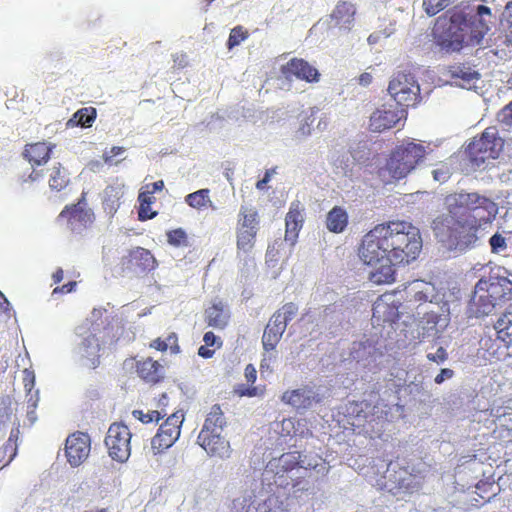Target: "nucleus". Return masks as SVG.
Returning <instances> with one entry per match:
<instances>
[{
	"mask_svg": "<svg viewBox=\"0 0 512 512\" xmlns=\"http://www.w3.org/2000/svg\"><path fill=\"white\" fill-rule=\"evenodd\" d=\"M422 249L420 231L411 223L391 221L379 224L363 236L358 253L370 267L369 280L389 284L395 278L394 266L416 259Z\"/></svg>",
	"mask_w": 512,
	"mask_h": 512,
	"instance_id": "nucleus-1",
	"label": "nucleus"
},
{
	"mask_svg": "<svg viewBox=\"0 0 512 512\" xmlns=\"http://www.w3.org/2000/svg\"><path fill=\"white\" fill-rule=\"evenodd\" d=\"M447 212L437 216L431 225L441 248L459 255L475 247L478 240L477 220L491 223L498 213L497 205L478 193H454L445 198Z\"/></svg>",
	"mask_w": 512,
	"mask_h": 512,
	"instance_id": "nucleus-2",
	"label": "nucleus"
},
{
	"mask_svg": "<svg viewBox=\"0 0 512 512\" xmlns=\"http://www.w3.org/2000/svg\"><path fill=\"white\" fill-rule=\"evenodd\" d=\"M495 17L483 4L454 7L439 19L435 43L444 53L460 52L465 47L481 46Z\"/></svg>",
	"mask_w": 512,
	"mask_h": 512,
	"instance_id": "nucleus-3",
	"label": "nucleus"
},
{
	"mask_svg": "<svg viewBox=\"0 0 512 512\" xmlns=\"http://www.w3.org/2000/svg\"><path fill=\"white\" fill-rule=\"evenodd\" d=\"M309 469L318 472L325 470V463L318 456L302 455L298 451L283 453L280 457L270 460L265 469V475L273 474L275 485L295 488L302 484L297 479L304 478Z\"/></svg>",
	"mask_w": 512,
	"mask_h": 512,
	"instance_id": "nucleus-4",
	"label": "nucleus"
},
{
	"mask_svg": "<svg viewBox=\"0 0 512 512\" xmlns=\"http://www.w3.org/2000/svg\"><path fill=\"white\" fill-rule=\"evenodd\" d=\"M503 140L498 136L495 127H488L479 138H475L467 146L471 166L474 170L490 168L492 161L499 157L503 149Z\"/></svg>",
	"mask_w": 512,
	"mask_h": 512,
	"instance_id": "nucleus-5",
	"label": "nucleus"
},
{
	"mask_svg": "<svg viewBox=\"0 0 512 512\" xmlns=\"http://www.w3.org/2000/svg\"><path fill=\"white\" fill-rule=\"evenodd\" d=\"M426 154V147L422 144L409 142L399 146L391 154L382 173L387 172L395 180L403 179L421 165Z\"/></svg>",
	"mask_w": 512,
	"mask_h": 512,
	"instance_id": "nucleus-6",
	"label": "nucleus"
},
{
	"mask_svg": "<svg viewBox=\"0 0 512 512\" xmlns=\"http://www.w3.org/2000/svg\"><path fill=\"white\" fill-rule=\"evenodd\" d=\"M388 92L396 104L402 107L415 106L421 101L420 85L416 77L406 70L393 74Z\"/></svg>",
	"mask_w": 512,
	"mask_h": 512,
	"instance_id": "nucleus-7",
	"label": "nucleus"
},
{
	"mask_svg": "<svg viewBox=\"0 0 512 512\" xmlns=\"http://www.w3.org/2000/svg\"><path fill=\"white\" fill-rule=\"evenodd\" d=\"M112 314L106 308H94L83 325L86 330L101 335L102 344L113 343L122 333L121 321Z\"/></svg>",
	"mask_w": 512,
	"mask_h": 512,
	"instance_id": "nucleus-8",
	"label": "nucleus"
},
{
	"mask_svg": "<svg viewBox=\"0 0 512 512\" xmlns=\"http://www.w3.org/2000/svg\"><path fill=\"white\" fill-rule=\"evenodd\" d=\"M77 341L73 350L74 357L83 365L95 368L102 343L101 335L86 330L85 326L76 328Z\"/></svg>",
	"mask_w": 512,
	"mask_h": 512,
	"instance_id": "nucleus-9",
	"label": "nucleus"
},
{
	"mask_svg": "<svg viewBox=\"0 0 512 512\" xmlns=\"http://www.w3.org/2000/svg\"><path fill=\"white\" fill-rule=\"evenodd\" d=\"M131 433L124 424L113 423L107 432L105 445L109 456L118 461L125 462L130 456Z\"/></svg>",
	"mask_w": 512,
	"mask_h": 512,
	"instance_id": "nucleus-10",
	"label": "nucleus"
},
{
	"mask_svg": "<svg viewBox=\"0 0 512 512\" xmlns=\"http://www.w3.org/2000/svg\"><path fill=\"white\" fill-rule=\"evenodd\" d=\"M480 281L486 282V291H489L498 305L512 300V279L508 277L506 269L501 267L492 269L489 275L482 276Z\"/></svg>",
	"mask_w": 512,
	"mask_h": 512,
	"instance_id": "nucleus-11",
	"label": "nucleus"
},
{
	"mask_svg": "<svg viewBox=\"0 0 512 512\" xmlns=\"http://www.w3.org/2000/svg\"><path fill=\"white\" fill-rule=\"evenodd\" d=\"M183 418L182 413L175 412L160 426L158 433L151 440V447L155 454L171 447L179 438Z\"/></svg>",
	"mask_w": 512,
	"mask_h": 512,
	"instance_id": "nucleus-12",
	"label": "nucleus"
},
{
	"mask_svg": "<svg viewBox=\"0 0 512 512\" xmlns=\"http://www.w3.org/2000/svg\"><path fill=\"white\" fill-rule=\"evenodd\" d=\"M58 221L61 224L66 223L72 232L81 233L93 223L94 214L91 209L86 207V203L82 199L72 207L63 210L58 216Z\"/></svg>",
	"mask_w": 512,
	"mask_h": 512,
	"instance_id": "nucleus-13",
	"label": "nucleus"
},
{
	"mask_svg": "<svg viewBox=\"0 0 512 512\" xmlns=\"http://www.w3.org/2000/svg\"><path fill=\"white\" fill-rule=\"evenodd\" d=\"M486 282L478 281L467 306L469 317L480 318L492 314L498 303L492 298L489 291H486Z\"/></svg>",
	"mask_w": 512,
	"mask_h": 512,
	"instance_id": "nucleus-14",
	"label": "nucleus"
},
{
	"mask_svg": "<svg viewBox=\"0 0 512 512\" xmlns=\"http://www.w3.org/2000/svg\"><path fill=\"white\" fill-rule=\"evenodd\" d=\"M322 399L323 394L320 392V388L315 386H303L292 391H286L282 395V401L298 411L311 409L315 404L320 403Z\"/></svg>",
	"mask_w": 512,
	"mask_h": 512,
	"instance_id": "nucleus-15",
	"label": "nucleus"
},
{
	"mask_svg": "<svg viewBox=\"0 0 512 512\" xmlns=\"http://www.w3.org/2000/svg\"><path fill=\"white\" fill-rule=\"evenodd\" d=\"M406 116L405 109H398L392 105H382L370 116V129L373 132H382L395 126Z\"/></svg>",
	"mask_w": 512,
	"mask_h": 512,
	"instance_id": "nucleus-16",
	"label": "nucleus"
},
{
	"mask_svg": "<svg viewBox=\"0 0 512 512\" xmlns=\"http://www.w3.org/2000/svg\"><path fill=\"white\" fill-rule=\"evenodd\" d=\"M197 443L211 457H219L227 459L231 456L232 449L230 442L222 435V433H199Z\"/></svg>",
	"mask_w": 512,
	"mask_h": 512,
	"instance_id": "nucleus-17",
	"label": "nucleus"
},
{
	"mask_svg": "<svg viewBox=\"0 0 512 512\" xmlns=\"http://www.w3.org/2000/svg\"><path fill=\"white\" fill-rule=\"evenodd\" d=\"M350 356L357 364L362 365L363 368H367L373 373L376 372L380 363L379 359L382 358V354L377 351L370 341L354 342L351 347Z\"/></svg>",
	"mask_w": 512,
	"mask_h": 512,
	"instance_id": "nucleus-18",
	"label": "nucleus"
},
{
	"mask_svg": "<svg viewBox=\"0 0 512 512\" xmlns=\"http://www.w3.org/2000/svg\"><path fill=\"white\" fill-rule=\"evenodd\" d=\"M448 325V318L435 312H427L419 320L417 326L418 338L421 340L439 338Z\"/></svg>",
	"mask_w": 512,
	"mask_h": 512,
	"instance_id": "nucleus-19",
	"label": "nucleus"
},
{
	"mask_svg": "<svg viewBox=\"0 0 512 512\" xmlns=\"http://www.w3.org/2000/svg\"><path fill=\"white\" fill-rule=\"evenodd\" d=\"M90 440L87 434L70 435L66 440L65 452L71 466H79L89 455Z\"/></svg>",
	"mask_w": 512,
	"mask_h": 512,
	"instance_id": "nucleus-20",
	"label": "nucleus"
},
{
	"mask_svg": "<svg viewBox=\"0 0 512 512\" xmlns=\"http://www.w3.org/2000/svg\"><path fill=\"white\" fill-rule=\"evenodd\" d=\"M123 264L135 273L151 271L156 267V259L151 252L142 247H136L123 257Z\"/></svg>",
	"mask_w": 512,
	"mask_h": 512,
	"instance_id": "nucleus-21",
	"label": "nucleus"
},
{
	"mask_svg": "<svg viewBox=\"0 0 512 512\" xmlns=\"http://www.w3.org/2000/svg\"><path fill=\"white\" fill-rule=\"evenodd\" d=\"M281 70L286 79H291L294 76L307 82L319 81L318 70L303 59H291Z\"/></svg>",
	"mask_w": 512,
	"mask_h": 512,
	"instance_id": "nucleus-22",
	"label": "nucleus"
},
{
	"mask_svg": "<svg viewBox=\"0 0 512 512\" xmlns=\"http://www.w3.org/2000/svg\"><path fill=\"white\" fill-rule=\"evenodd\" d=\"M280 318L279 313H274L264 329L262 345L266 352L272 351L276 348L287 328L286 323L281 321Z\"/></svg>",
	"mask_w": 512,
	"mask_h": 512,
	"instance_id": "nucleus-23",
	"label": "nucleus"
},
{
	"mask_svg": "<svg viewBox=\"0 0 512 512\" xmlns=\"http://www.w3.org/2000/svg\"><path fill=\"white\" fill-rule=\"evenodd\" d=\"M303 208L299 201H294L291 203L289 212L285 218L286 224V232H285V241L289 242L291 246L296 243L298 238V232L302 228V224L304 221L302 215Z\"/></svg>",
	"mask_w": 512,
	"mask_h": 512,
	"instance_id": "nucleus-24",
	"label": "nucleus"
},
{
	"mask_svg": "<svg viewBox=\"0 0 512 512\" xmlns=\"http://www.w3.org/2000/svg\"><path fill=\"white\" fill-rule=\"evenodd\" d=\"M276 503L274 499L262 501L252 494L245 495L242 499L238 498L234 501L236 512H284L283 510L273 509Z\"/></svg>",
	"mask_w": 512,
	"mask_h": 512,
	"instance_id": "nucleus-25",
	"label": "nucleus"
},
{
	"mask_svg": "<svg viewBox=\"0 0 512 512\" xmlns=\"http://www.w3.org/2000/svg\"><path fill=\"white\" fill-rule=\"evenodd\" d=\"M230 319V310L222 302L216 301L205 311V320L208 326L216 329H224Z\"/></svg>",
	"mask_w": 512,
	"mask_h": 512,
	"instance_id": "nucleus-26",
	"label": "nucleus"
},
{
	"mask_svg": "<svg viewBox=\"0 0 512 512\" xmlns=\"http://www.w3.org/2000/svg\"><path fill=\"white\" fill-rule=\"evenodd\" d=\"M356 9L352 3L339 2L331 14V19L344 31H350L354 23Z\"/></svg>",
	"mask_w": 512,
	"mask_h": 512,
	"instance_id": "nucleus-27",
	"label": "nucleus"
},
{
	"mask_svg": "<svg viewBox=\"0 0 512 512\" xmlns=\"http://www.w3.org/2000/svg\"><path fill=\"white\" fill-rule=\"evenodd\" d=\"M448 73L454 79V83L462 88H471L480 77V74L466 65H456L449 68Z\"/></svg>",
	"mask_w": 512,
	"mask_h": 512,
	"instance_id": "nucleus-28",
	"label": "nucleus"
},
{
	"mask_svg": "<svg viewBox=\"0 0 512 512\" xmlns=\"http://www.w3.org/2000/svg\"><path fill=\"white\" fill-rule=\"evenodd\" d=\"M138 375L148 383H158L164 378V368L157 361L147 358L137 364Z\"/></svg>",
	"mask_w": 512,
	"mask_h": 512,
	"instance_id": "nucleus-29",
	"label": "nucleus"
},
{
	"mask_svg": "<svg viewBox=\"0 0 512 512\" xmlns=\"http://www.w3.org/2000/svg\"><path fill=\"white\" fill-rule=\"evenodd\" d=\"M53 147L45 142L30 144L26 146L23 155L32 165H42L49 160Z\"/></svg>",
	"mask_w": 512,
	"mask_h": 512,
	"instance_id": "nucleus-30",
	"label": "nucleus"
},
{
	"mask_svg": "<svg viewBox=\"0 0 512 512\" xmlns=\"http://www.w3.org/2000/svg\"><path fill=\"white\" fill-rule=\"evenodd\" d=\"M124 185L120 183L109 185L103 192V207L107 214L113 215L120 206V199L124 194Z\"/></svg>",
	"mask_w": 512,
	"mask_h": 512,
	"instance_id": "nucleus-31",
	"label": "nucleus"
},
{
	"mask_svg": "<svg viewBox=\"0 0 512 512\" xmlns=\"http://www.w3.org/2000/svg\"><path fill=\"white\" fill-rule=\"evenodd\" d=\"M226 425L227 421L220 406L214 405L208 413L200 433H208L210 431L222 433Z\"/></svg>",
	"mask_w": 512,
	"mask_h": 512,
	"instance_id": "nucleus-32",
	"label": "nucleus"
},
{
	"mask_svg": "<svg viewBox=\"0 0 512 512\" xmlns=\"http://www.w3.org/2000/svg\"><path fill=\"white\" fill-rule=\"evenodd\" d=\"M348 223V216L344 209L340 207H334L326 218V225L329 231L334 233L342 232Z\"/></svg>",
	"mask_w": 512,
	"mask_h": 512,
	"instance_id": "nucleus-33",
	"label": "nucleus"
},
{
	"mask_svg": "<svg viewBox=\"0 0 512 512\" xmlns=\"http://www.w3.org/2000/svg\"><path fill=\"white\" fill-rule=\"evenodd\" d=\"M497 338L507 346L512 344V311L503 314L495 323Z\"/></svg>",
	"mask_w": 512,
	"mask_h": 512,
	"instance_id": "nucleus-34",
	"label": "nucleus"
},
{
	"mask_svg": "<svg viewBox=\"0 0 512 512\" xmlns=\"http://www.w3.org/2000/svg\"><path fill=\"white\" fill-rule=\"evenodd\" d=\"M321 327L332 330L337 327L344 319L343 313L337 310L336 305L326 306L319 315Z\"/></svg>",
	"mask_w": 512,
	"mask_h": 512,
	"instance_id": "nucleus-35",
	"label": "nucleus"
},
{
	"mask_svg": "<svg viewBox=\"0 0 512 512\" xmlns=\"http://www.w3.org/2000/svg\"><path fill=\"white\" fill-rule=\"evenodd\" d=\"M96 118V109L92 107L82 108L74 113L70 118L66 126L67 127H90Z\"/></svg>",
	"mask_w": 512,
	"mask_h": 512,
	"instance_id": "nucleus-36",
	"label": "nucleus"
},
{
	"mask_svg": "<svg viewBox=\"0 0 512 512\" xmlns=\"http://www.w3.org/2000/svg\"><path fill=\"white\" fill-rule=\"evenodd\" d=\"M23 373V382L27 397V408L36 409L39 402V390H35L34 392H32L35 385V374L33 371H30L28 369H25Z\"/></svg>",
	"mask_w": 512,
	"mask_h": 512,
	"instance_id": "nucleus-37",
	"label": "nucleus"
},
{
	"mask_svg": "<svg viewBox=\"0 0 512 512\" xmlns=\"http://www.w3.org/2000/svg\"><path fill=\"white\" fill-rule=\"evenodd\" d=\"M209 189H200L190 193L185 197V202L192 208L200 209L209 205L212 209H216L209 197Z\"/></svg>",
	"mask_w": 512,
	"mask_h": 512,
	"instance_id": "nucleus-38",
	"label": "nucleus"
},
{
	"mask_svg": "<svg viewBox=\"0 0 512 512\" xmlns=\"http://www.w3.org/2000/svg\"><path fill=\"white\" fill-rule=\"evenodd\" d=\"M430 174L435 182L445 183L453 174V167L449 161H439L431 164Z\"/></svg>",
	"mask_w": 512,
	"mask_h": 512,
	"instance_id": "nucleus-39",
	"label": "nucleus"
},
{
	"mask_svg": "<svg viewBox=\"0 0 512 512\" xmlns=\"http://www.w3.org/2000/svg\"><path fill=\"white\" fill-rule=\"evenodd\" d=\"M69 182L68 174L64 168L59 164L58 167H53L50 173L49 186L51 189L60 191Z\"/></svg>",
	"mask_w": 512,
	"mask_h": 512,
	"instance_id": "nucleus-40",
	"label": "nucleus"
},
{
	"mask_svg": "<svg viewBox=\"0 0 512 512\" xmlns=\"http://www.w3.org/2000/svg\"><path fill=\"white\" fill-rule=\"evenodd\" d=\"M257 231L251 229H239L237 234V247L244 252H248L254 246V239Z\"/></svg>",
	"mask_w": 512,
	"mask_h": 512,
	"instance_id": "nucleus-41",
	"label": "nucleus"
},
{
	"mask_svg": "<svg viewBox=\"0 0 512 512\" xmlns=\"http://www.w3.org/2000/svg\"><path fill=\"white\" fill-rule=\"evenodd\" d=\"M426 358L429 362L440 366L448 360V352L443 346L433 344L426 349Z\"/></svg>",
	"mask_w": 512,
	"mask_h": 512,
	"instance_id": "nucleus-42",
	"label": "nucleus"
},
{
	"mask_svg": "<svg viewBox=\"0 0 512 512\" xmlns=\"http://www.w3.org/2000/svg\"><path fill=\"white\" fill-rule=\"evenodd\" d=\"M13 431L10 434L6 444L0 449V468L8 465L16 455L17 447L13 443Z\"/></svg>",
	"mask_w": 512,
	"mask_h": 512,
	"instance_id": "nucleus-43",
	"label": "nucleus"
},
{
	"mask_svg": "<svg viewBox=\"0 0 512 512\" xmlns=\"http://www.w3.org/2000/svg\"><path fill=\"white\" fill-rule=\"evenodd\" d=\"M241 228L240 229H251L257 231V212L252 209H246L241 207L240 213Z\"/></svg>",
	"mask_w": 512,
	"mask_h": 512,
	"instance_id": "nucleus-44",
	"label": "nucleus"
},
{
	"mask_svg": "<svg viewBox=\"0 0 512 512\" xmlns=\"http://www.w3.org/2000/svg\"><path fill=\"white\" fill-rule=\"evenodd\" d=\"M319 112L317 107H312L309 110V114H305L301 120V124L296 132L297 136L307 137L311 134V125L315 121V115Z\"/></svg>",
	"mask_w": 512,
	"mask_h": 512,
	"instance_id": "nucleus-45",
	"label": "nucleus"
},
{
	"mask_svg": "<svg viewBox=\"0 0 512 512\" xmlns=\"http://www.w3.org/2000/svg\"><path fill=\"white\" fill-rule=\"evenodd\" d=\"M150 346L159 351H166L167 349H170L171 353L176 354L179 352V346L177 344V337L175 334L169 335L166 340H161L160 338L155 339Z\"/></svg>",
	"mask_w": 512,
	"mask_h": 512,
	"instance_id": "nucleus-46",
	"label": "nucleus"
},
{
	"mask_svg": "<svg viewBox=\"0 0 512 512\" xmlns=\"http://www.w3.org/2000/svg\"><path fill=\"white\" fill-rule=\"evenodd\" d=\"M455 0H423V7L429 16H434Z\"/></svg>",
	"mask_w": 512,
	"mask_h": 512,
	"instance_id": "nucleus-47",
	"label": "nucleus"
},
{
	"mask_svg": "<svg viewBox=\"0 0 512 512\" xmlns=\"http://www.w3.org/2000/svg\"><path fill=\"white\" fill-rule=\"evenodd\" d=\"M298 312V306L292 302L286 303L283 307L277 310L275 313L280 314L281 321H284L286 325L296 316Z\"/></svg>",
	"mask_w": 512,
	"mask_h": 512,
	"instance_id": "nucleus-48",
	"label": "nucleus"
},
{
	"mask_svg": "<svg viewBox=\"0 0 512 512\" xmlns=\"http://www.w3.org/2000/svg\"><path fill=\"white\" fill-rule=\"evenodd\" d=\"M167 238H168L169 244L176 246V247L186 245V243H187L186 232L181 228L168 232Z\"/></svg>",
	"mask_w": 512,
	"mask_h": 512,
	"instance_id": "nucleus-49",
	"label": "nucleus"
},
{
	"mask_svg": "<svg viewBox=\"0 0 512 512\" xmlns=\"http://www.w3.org/2000/svg\"><path fill=\"white\" fill-rule=\"evenodd\" d=\"M132 415L134 418L138 419L142 423H151L153 421H159L162 417L161 412L156 410L149 411L147 413H144L141 410H134L132 412Z\"/></svg>",
	"mask_w": 512,
	"mask_h": 512,
	"instance_id": "nucleus-50",
	"label": "nucleus"
},
{
	"mask_svg": "<svg viewBox=\"0 0 512 512\" xmlns=\"http://www.w3.org/2000/svg\"><path fill=\"white\" fill-rule=\"evenodd\" d=\"M389 310V307L386 303L382 301H376L373 305V319L379 324L382 320L383 322L389 321L390 318L385 315L386 311Z\"/></svg>",
	"mask_w": 512,
	"mask_h": 512,
	"instance_id": "nucleus-51",
	"label": "nucleus"
},
{
	"mask_svg": "<svg viewBox=\"0 0 512 512\" xmlns=\"http://www.w3.org/2000/svg\"><path fill=\"white\" fill-rule=\"evenodd\" d=\"M247 34L242 30L241 27H235L231 30L227 45L229 49L239 45L243 40H245Z\"/></svg>",
	"mask_w": 512,
	"mask_h": 512,
	"instance_id": "nucleus-52",
	"label": "nucleus"
},
{
	"mask_svg": "<svg viewBox=\"0 0 512 512\" xmlns=\"http://www.w3.org/2000/svg\"><path fill=\"white\" fill-rule=\"evenodd\" d=\"M276 430L282 435V436H290L296 433L295 428V422L288 418L283 419L281 422L276 424Z\"/></svg>",
	"mask_w": 512,
	"mask_h": 512,
	"instance_id": "nucleus-53",
	"label": "nucleus"
},
{
	"mask_svg": "<svg viewBox=\"0 0 512 512\" xmlns=\"http://www.w3.org/2000/svg\"><path fill=\"white\" fill-rule=\"evenodd\" d=\"M351 156L354 161L358 163H365L369 159V152L367 151L366 144H358L357 148L351 150Z\"/></svg>",
	"mask_w": 512,
	"mask_h": 512,
	"instance_id": "nucleus-54",
	"label": "nucleus"
},
{
	"mask_svg": "<svg viewBox=\"0 0 512 512\" xmlns=\"http://www.w3.org/2000/svg\"><path fill=\"white\" fill-rule=\"evenodd\" d=\"M492 252L502 253L506 250L505 238L500 234H494L489 240Z\"/></svg>",
	"mask_w": 512,
	"mask_h": 512,
	"instance_id": "nucleus-55",
	"label": "nucleus"
},
{
	"mask_svg": "<svg viewBox=\"0 0 512 512\" xmlns=\"http://www.w3.org/2000/svg\"><path fill=\"white\" fill-rule=\"evenodd\" d=\"M497 119L506 126H512V101L498 112Z\"/></svg>",
	"mask_w": 512,
	"mask_h": 512,
	"instance_id": "nucleus-56",
	"label": "nucleus"
},
{
	"mask_svg": "<svg viewBox=\"0 0 512 512\" xmlns=\"http://www.w3.org/2000/svg\"><path fill=\"white\" fill-rule=\"evenodd\" d=\"M455 376V371L450 368H442L439 373L434 377V383L437 385L443 384L445 381L452 379Z\"/></svg>",
	"mask_w": 512,
	"mask_h": 512,
	"instance_id": "nucleus-57",
	"label": "nucleus"
},
{
	"mask_svg": "<svg viewBox=\"0 0 512 512\" xmlns=\"http://www.w3.org/2000/svg\"><path fill=\"white\" fill-rule=\"evenodd\" d=\"M125 152L124 147L114 146L109 151L103 154V159L106 163L112 164L115 156L122 155Z\"/></svg>",
	"mask_w": 512,
	"mask_h": 512,
	"instance_id": "nucleus-58",
	"label": "nucleus"
},
{
	"mask_svg": "<svg viewBox=\"0 0 512 512\" xmlns=\"http://www.w3.org/2000/svg\"><path fill=\"white\" fill-rule=\"evenodd\" d=\"M150 190L147 191H141L138 196V201L140 202V205H144V207L151 206V204L154 202L155 198L151 196Z\"/></svg>",
	"mask_w": 512,
	"mask_h": 512,
	"instance_id": "nucleus-59",
	"label": "nucleus"
},
{
	"mask_svg": "<svg viewBox=\"0 0 512 512\" xmlns=\"http://www.w3.org/2000/svg\"><path fill=\"white\" fill-rule=\"evenodd\" d=\"M276 173V169L275 168H271V169H267L265 174H264V177L257 181L256 183V188L258 190H263L266 186V184L271 180V177Z\"/></svg>",
	"mask_w": 512,
	"mask_h": 512,
	"instance_id": "nucleus-60",
	"label": "nucleus"
},
{
	"mask_svg": "<svg viewBox=\"0 0 512 512\" xmlns=\"http://www.w3.org/2000/svg\"><path fill=\"white\" fill-rule=\"evenodd\" d=\"M138 216L141 221L152 219L156 216V212L151 211V206L144 207V205H140Z\"/></svg>",
	"mask_w": 512,
	"mask_h": 512,
	"instance_id": "nucleus-61",
	"label": "nucleus"
},
{
	"mask_svg": "<svg viewBox=\"0 0 512 512\" xmlns=\"http://www.w3.org/2000/svg\"><path fill=\"white\" fill-rule=\"evenodd\" d=\"M76 285H77L76 281H70V282L62 285L61 287H56L53 290L52 295H56L58 293H71L75 290Z\"/></svg>",
	"mask_w": 512,
	"mask_h": 512,
	"instance_id": "nucleus-62",
	"label": "nucleus"
},
{
	"mask_svg": "<svg viewBox=\"0 0 512 512\" xmlns=\"http://www.w3.org/2000/svg\"><path fill=\"white\" fill-rule=\"evenodd\" d=\"M245 378L247 382L254 383L257 379V371L252 364H248L245 368Z\"/></svg>",
	"mask_w": 512,
	"mask_h": 512,
	"instance_id": "nucleus-63",
	"label": "nucleus"
},
{
	"mask_svg": "<svg viewBox=\"0 0 512 512\" xmlns=\"http://www.w3.org/2000/svg\"><path fill=\"white\" fill-rule=\"evenodd\" d=\"M392 34V31H386V30H383V31H379V32H375L373 34H371L369 37H368V42L370 44H374L376 43L379 38L383 35L384 38H388L390 35Z\"/></svg>",
	"mask_w": 512,
	"mask_h": 512,
	"instance_id": "nucleus-64",
	"label": "nucleus"
}]
</instances>
